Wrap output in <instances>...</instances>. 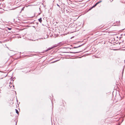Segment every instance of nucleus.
Segmentation results:
<instances>
[{
	"mask_svg": "<svg viewBox=\"0 0 125 125\" xmlns=\"http://www.w3.org/2000/svg\"><path fill=\"white\" fill-rule=\"evenodd\" d=\"M97 5V3H96L93 6H92L90 9H89V10H90L93 8L95 7Z\"/></svg>",
	"mask_w": 125,
	"mask_h": 125,
	"instance_id": "f257e3e1",
	"label": "nucleus"
},
{
	"mask_svg": "<svg viewBox=\"0 0 125 125\" xmlns=\"http://www.w3.org/2000/svg\"><path fill=\"white\" fill-rule=\"evenodd\" d=\"M68 52V53H78L79 52Z\"/></svg>",
	"mask_w": 125,
	"mask_h": 125,
	"instance_id": "f03ea898",
	"label": "nucleus"
},
{
	"mask_svg": "<svg viewBox=\"0 0 125 125\" xmlns=\"http://www.w3.org/2000/svg\"><path fill=\"white\" fill-rule=\"evenodd\" d=\"M39 21L41 23L42 21V18H41L39 19H38Z\"/></svg>",
	"mask_w": 125,
	"mask_h": 125,
	"instance_id": "7ed1b4c3",
	"label": "nucleus"
},
{
	"mask_svg": "<svg viewBox=\"0 0 125 125\" xmlns=\"http://www.w3.org/2000/svg\"><path fill=\"white\" fill-rule=\"evenodd\" d=\"M83 45H80L78 46H77V47H73V48H78L79 47H81Z\"/></svg>",
	"mask_w": 125,
	"mask_h": 125,
	"instance_id": "20e7f679",
	"label": "nucleus"
},
{
	"mask_svg": "<svg viewBox=\"0 0 125 125\" xmlns=\"http://www.w3.org/2000/svg\"><path fill=\"white\" fill-rule=\"evenodd\" d=\"M55 47H52L51 48H48V50H50Z\"/></svg>",
	"mask_w": 125,
	"mask_h": 125,
	"instance_id": "39448f33",
	"label": "nucleus"
},
{
	"mask_svg": "<svg viewBox=\"0 0 125 125\" xmlns=\"http://www.w3.org/2000/svg\"><path fill=\"white\" fill-rule=\"evenodd\" d=\"M15 110L16 111V113L17 114H19V112H18V111L16 109H15Z\"/></svg>",
	"mask_w": 125,
	"mask_h": 125,
	"instance_id": "423d86ee",
	"label": "nucleus"
},
{
	"mask_svg": "<svg viewBox=\"0 0 125 125\" xmlns=\"http://www.w3.org/2000/svg\"><path fill=\"white\" fill-rule=\"evenodd\" d=\"M102 1L101 0L100 1H99V2H97V4H98L99 3H101V2H102Z\"/></svg>",
	"mask_w": 125,
	"mask_h": 125,
	"instance_id": "0eeeda50",
	"label": "nucleus"
},
{
	"mask_svg": "<svg viewBox=\"0 0 125 125\" xmlns=\"http://www.w3.org/2000/svg\"><path fill=\"white\" fill-rule=\"evenodd\" d=\"M25 8V7H23L22 9H21V11L23 10H24V9Z\"/></svg>",
	"mask_w": 125,
	"mask_h": 125,
	"instance_id": "6e6552de",
	"label": "nucleus"
},
{
	"mask_svg": "<svg viewBox=\"0 0 125 125\" xmlns=\"http://www.w3.org/2000/svg\"><path fill=\"white\" fill-rule=\"evenodd\" d=\"M122 38H125V35H123L122 37Z\"/></svg>",
	"mask_w": 125,
	"mask_h": 125,
	"instance_id": "1a4fd4ad",
	"label": "nucleus"
},
{
	"mask_svg": "<svg viewBox=\"0 0 125 125\" xmlns=\"http://www.w3.org/2000/svg\"><path fill=\"white\" fill-rule=\"evenodd\" d=\"M8 29L9 30H10L11 29V28H8Z\"/></svg>",
	"mask_w": 125,
	"mask_h": 125,
	"instance_id": "9d476101",
	"label": "nucleus"
},
{
	"mask_svg": "<svg viewBox=\"0 0 125 125\" xmlns=\"http://www.w3.org/2000/svg\"><path fill=\"white\" fill-rule=\"evenodd\" d=\"M57 5L58 6V7H60V6L58 5V4H57Z\"/></svg>",
	"mask_w": 125,
	"mask_h": 125,
	"instance_id": "9b49d317",
	"label": "nucleus"
},
{
	"mask_svg": "<svg viewBox=\"0 0 125 125\" xmlns=\"http://www.w3.org/2000/svg\"><path fill=\"white\" fill-rule=\"evenodd\" d=\"M49 51V50H48V49H47V50H46V51L47 52V51Z\"/></svg>",
	"mask_w": 125,
	"mask_h": 125,
	"instance_id": "f8f14e48",
	"label": "nucleus"
}]
</instances>
